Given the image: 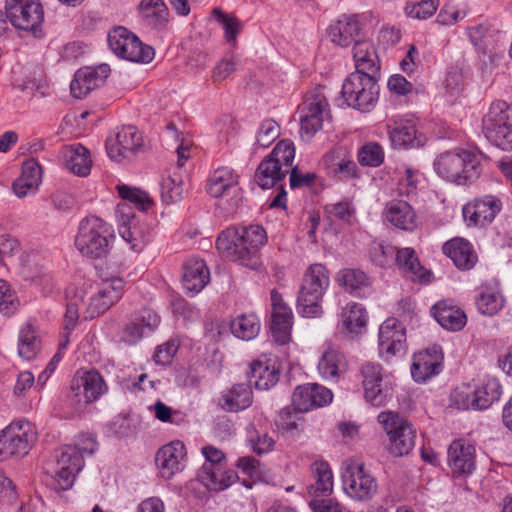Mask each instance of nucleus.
I'll use <instances>...</instances> for the list:
<instances>
[{
  "instance_id": "obj_36",
  "label": "nucleus",
  "mask_w": 512,
  "mask_h": 512,
  "mask_svg": "<svg viewBox=\"0 0 512 512\" xmlns=\"http://www.w3.org/2000/svg\"><path fill=\"white\" fill-rule=\"evenodd\" d=\"M431 312L436 321L449 331H460L467 323V316L464 311L447 301L436 303Z\"/></svg>"
},
{
  "instance_id": "obj_60",
  "label": "nucleus",
  "mask_w": 512,
  "mask_h": 512,
  "mask_svg": "<svg viewBox=\"0 0 512 512\" xmlns=\"http://www.w3.org/2000/svg\"><path fill=\"white\" fill-rule=\"evenodd\" d=\"M201 454L204 457V463L199 471L209 470L212 467L225 465L227 458L224 452L212 445H205L201 448Z\"/></svg>"
},
{
  "instance_id": "obj_18",
  "label": "nucleus",
  "mask_w": 512,
  "mask_h": 512,
  "mask_svg": "<svg viewBox=\"0 0 512 512\" xmlns=\"http://www.w3.org/2000/svg\"><path fill=\"white\" fill-rule=\"evenodd\" d=\"M124 293V281L119 277H113L101 284L97 292L90 298L84 311L85 319H93L107 311L118 302Z\"/></svg>"
},
{
  "instance_id": "obj_6",
  "label": "nucleus",
  "mask_w": 512,
  "mask_h": 512,
  "mask_svg": "<svg viewBox=\"0 0 512 512\" xmlns=\"http://www.w3.org/2000/svg\"><path fill=\"white\" fill-rule=\"evenodd\" d=\"M342 487L351 500L359 503L371 501L378 493L376 477L363 463L353 460L344 462Z\"/></svg>"
},
{
  "instance_id": "obj_2",
  "label": "nucleus",
  "mask_w": 512,
  "mask_h": 512,
  "mask_svg": "<svg viewBox=\"0 0 512 512\" xmlns=\"http://www.w3.org/2000/svg\"><path fill=\"white\" fill-rule=\"evenodd\" d=\"M433 168L444 181L457 185L470 184L482 172L481 155L474 150L455 148L440 153L433 162Z\"/></svg>"
},
{
  "instance_id": "obj_28",
  "label": "nucleus",
  "mask_w": 512,
  "mask_h": 512,
  "mask_svg": "<svg viewBox=\"0 0 512 512\" xmlns=\"http://www.w3.org/2000/svg\"><path fill=\"white\" fill-rule=\"evenodd\" d=\"M206 189L215 198L230 195L237 196L240 191L239 176L230 167H219L210 175Z\"/></svg>"
},
{
  "instance_id": "obj_61",
  "label": "nucleus",
  "mask_w": 512,
  "mask_h": 512,
  "mask_svg": "<svg viewBox=\"0 0 512 512\" xmlns=\"http://www.w3.org/2000/svg\"><path fill=\"white\" fill-rule=\"evenodd\" d=\"M18 355L23 360H30L32 357V324L27 322L20 330L18 338Z\"/></svg>"
},
{
  "instance_id": "obj_57",
  "label": "nucleus",
  "mask_w": 512,
  "mask_h": 512,
  "mask_svg": "<svg viewBox=\"0 0 512 512\" xmlns=\"http://www.w3.org/2000/svg\"><path fill=\"white\" fill-rule=\"evenodd\" d=\"M247 432V440L256 454L262 455L273 449L275 441L267 433H259L253 425H249Z\"/></svg>"
},
{
  "instance_id": "obj_63",
  "label": "nucleus",
  "mask_w": 512,
  "mask_h": 512,
  "mask_svg": "<svg viewBox=\"0 0 512 512\" xmlns=\"http://www.w3.org/2000/svg\"><path fill=\"white\" fill-rule=\"evenodd\" d=\"M17 306L14 295L11 292L9 284L0 279V312L4 315H10Z\"/></svg>"
},
{
  "instance_id": "obj_8",
  "label": "nucleus",
  "mask_w": 512,
  "mask_h": 512,
  "mask_svg": "<svg viewBox=\"0 0 512 512\" xmlns=\"http://www.w3.org/2000/svg\"><path fill=\"white\" fill-rule=\"evenodd\" d=\"M83 467L84 459L80 452L71 445H65L55 452L53 459L46 462L43 469L54 480L56 489L68 490Z\"/></svg>"
},
{
  "instance_id": "obj_16",
  "label": "nucleus",
  "mask_w": 512,
  "mask_h": 512,
  "mask_svg": "<svg viewBox=\"0 0 512 512\" xmlns=\"http://www.w3.org/2000/svg\"><path fill=\"white\" fill-rule=\"evenodd\" d=\"M142 146V135L134 126L122 127L115 136L106 141L107 154L115 162L131 159Z\"/></svg>"
},
{
  "instance_id": "obj_27",
  "label": "nucleus",
  "mask_w": 512,
  "mask_h": 512,
  "mask_svg": "<svg viewBox=\"0 0 512 512\" xmlns=\"http://www.w3.org/2000/svg\"><path fill=\"white\" fill-rule=\"evenodd\" d=\"M448 464L456 475H469L475 469V448L459 439L451 443L448 449Z\"/></svg>"
},
{
  "instance_id": "obj_58",
  "label": "nucleus",
  "mask_w": 512,
  "mask_h": 512,
  "mask_svg": "<svg viewBox=\"0 0 512 512\" xmlns=\"http://www.w3.org/2000/svg\"><path fill=\"white\" fill-rule=\"evenodd\" d=\"M81 28L83 30H105L107 32H129L123 26H111L107 28V20L104 19L98 12L89 11L81 18Z\"/></svg>"
},
{
  "instance_id": "obj_4",
  "label": "nucleus",
  "mask_w": 512,
  "mask_h": 512,
  "mask_svg": "<svg viewBox=\"0 0 512 512\" xmlns=\"http://www.w3.org/2000/svg\"><path fill=\"white\" fill-rule=\"evenodd\" d=\"M112 238L111 227L99 217L90 216L80 222L75 246L84 257L102 258L108 253Z\"/></svg>"
},
{
  "instance_id": "obj_23",
  "label": "nucleus",
  "mask_w": 512,
  "mask_h": 512,
  "mask_svg": "<svg viewBox=\"0 0 512 512\" xmlns=\"http://www.w3.org/2000/svg\"><path fill=\"white\" fill-rule=\"evenodd\" d=\"M379 353L392 357L405 350L406 333L403 325L395 318L386 319L379 328Z\"/></svg>"
},
{
  "instance_id": "obj_52",
  "label": "nucleus",
  "mask_w": 512,
  "mask_h": 512,
  "mask_svg": "<svg viewBox=\"0 0 512 512\" xmlns=\"http://www.w3.org/2000/svg\"><path fill=\"white\" fill-rule=\"evenodd\" d=\"M295 157V146L291 140L285 139L277 143L272 152L267 156L277 165L282 166L288 172L292 169V163Z\"/></svg>"
},
{
  "instance_id": "obj_34",
  "label": "nucleus",
  "mask_w": 512,
  "mask_h": 512,
  "mask_svg": "<svg viewBox=\"0 0 512 512\" xmlns=\"http://www.w3.org/2000/svg\"><path fill=\"white\" fill-rule=\"evenodd\" d=\"M367 325V312L356 302L348 303L341 311L339 329L350 337L362 334Z\"/></svg>"
},
{
  "instance_id": "obj_38",
  "label": "nucleus",
  "mask_w": 512,
  "mask_h": 512,
  "mask_svg": "<svg viewBox=\"0 0 512 512\" xmlns=\"http://www.w3.org/2000/svg\"><path fill=\"white\" fill-rule=\"evenodd\" d=\"M238 479L235 471L228 468V464L212 467L209 470L199 471L198 480L210 491H223L234 484Z\"/></svg>"
},
{
  "instance_id": "obj_44",
  "label": "nucleus",
  "mask_w": 512,
  "mask_h": 512,
  "mask_svg": "<svg viewBox=\"0 0 512 512\" xmlns=\"http://www.w3.org/2000/svg\"><path fill=\"white\" fill-rule=\"evenodd\" d=\"M260 327V320L253 313L238 315L230 323L232 334L244 341L254 339L259 334Z\"/></svg>"
},
{
  "instance_id": "obj_59",
  "label": "nucleus",
  "mask_w": 512,
  "mask_h": 512,
  "mask_svg": "<svg viewBox=\"0 0 512 512\" xmlns=\"http://www.w3.org/2000/svg\"><path fill=\"white\" fill-rule=\"evenodd\" d=\"M384 160L382 147L377 143H368L358 151V161L364 166L377 167Z\"/></svg>"
},
{
  "instance_id": "obj_25",
  "label": "nucleus",
  "mask_w": 512,
  "mask_h": 512,
  "mask_svg": "<svg viewBox=\"0 0 512 512\" xmlns=\"http://www.w3.org/2000/svg\"><path fill=\"white\" fill-rule=\"evenodd\" d=\"M160 323L159 316L149 309L135 314L123 327L120 338L127 344L138 343L145 335L151 333Z\"/></svg>"
},
{
  "instance_id": "obj_55",
  "label": "nucleus",
  "mask_w": 512,
  "mask_h": 512,
  "mask_svg": "<svg viewBox=\"0 0 512 512\" xmlns=\"http://www.w3.org/2000/svg\"><path fill=\"white\" fill-rule=\"evenodd\" d=\"M32 189V159H27L22 164V171L12 183V191L18 198L28 195Z\"/></svg>"
},
{
  "instance_id": "obj_49",
  "label": "nucleus",
  "mask_w": 512,
  "mask_h": 512,
  "mask_svg": "<svg viewBox=\"0 0 512 512\" xmlns=\"http://www.w3.org/2000/svg\"><path fill=\"white\" fill-rule=\"evenodd\" d=\"M478 311L486 316L497 314L504 306V298L497 290L484 289L476 301Z\"/></svg>"
},
{
  "instance_id": "obj_46",
  "label": "nucleus",
  "mask_w": 512,
  "mask_h": 512,
  "mask_svg": "<svg viewBox=\"0 0 512 512\" xmlns=\"http://www.w3.org/2000/svg\"><path fill=\"white\" fill-rule=\"evenodd\" d=\"M474 388L476 393V398L474 399L475 410L489 408L501 396V385L494 378L487 379L481 383H475Z\"/></svg>"
},
{
  "instance_id": "obj_15",
  "label": "nucleus",
  "mask_w": 512,
  "mask_h": 512,
  "mask_svg": "<svg viewBox=\"0 0 512 512\" xmlns=\"http://www.w3.org/2000/svg\"><path fill=\"white\" fill-rule=\"evenodd\" d=\"M108 45L119 58L136 63H149L154 58V49L144 44L136 34H108Z\"/></svg>"
},
{
  "instance_id": "obj_29",
  "label": "nucleus",
  "mask_w": 512,
  "mask_h": 512,
  "mask_svg": "<svg viewBox=\"0 0 512 512\" xmlns=\"http://www.w3.org/2000/svg\"><path fill=\"white\" fill-rule=\"evenodd\" d=\"M383 215L387 222L401 230L413 231L418 226L413 207L404 200L393 199L387 202Z\"/></svg>"
},
{
  "instance_id": "obj_13",
  "label": "nucleus",
  "mask_w": 512,
  "mask_h": 512,
  "mask_svg": "<svg viewBox=\"0 0 512 512\" xmlns=\"http://www.w3.org/2000/svg\"><path fill=\"white\" fill-rule=\"evenodd\" d=\"M329 116L328 102L321 93L309 95L299 107L300 137L309 142Z\"/></svg>"
},
{
  "instance_id": "obj_1",
  "label": "nucleus",
  "mask_w": 512,
  "mask_h": 512,
  "mask_svg": "<svg viewBox=\"0 0 512 512\" xmlns=\"http://www.w3.org/2000/svg\"><path fill=\"white\" fill-rule=\"evenodd\" d=\"M266 241V231L259 225L229 227L219 234L216 248L224 258L255 268L258 253Z\"/></svg>"
},
{
  "instance_id": "obj_47",
  "label": "nucleus",
  "mask_w": 512,
  "mask_h": 512,
  "mask_svg": "<svg viewBox=\"0 0 512 512\" xmlns=\"http://www.w3.org/2000/svg\"><path fill=\"white\" fill-rule=\"evenodd\" d=\"M336 281L347 292L355 296H360L361 291L370 285L368 276L359 269L340 270Z\"/></svg>"
},
{
  "instance_id": "obj_64",
  "label": "nucleus",
  "mask_w": 512,
  "mask_h": 512,
  "mask_svg": "<svg viewBox=\"0 0 512 512\" xmlns=\"http://www.w3.org/2000/svg\"><path fill=\"white\" fill-rule=\"evenodd\" d=\"M214 19L221 25L224 32H238L243 28L242 22L231 14H226L220 9L213 10Z\"/></svg>"
},
{
  "instance_id": "obj_19",
  "label": "nucleus",
  "mask_w": 512,
  "mask_h": 512,
  "mask_svg": "<svg viewBox=\"0 0 512 512\" xmlns=\"http://www.w3.org/2000/svg\"><path fill=\"white\" fill-rule=\"evenodd\" d=\"M111 73L106 63L95 67L86 66L77 70L70 83L71 94L74 98L82 99L93 90L101 87Z\"/></svg>"
},
{
  "instance_id": "obj_51",
  "label": "nucleus",
  "mask_w": 512,
  "mask_h": 512,
  "mask_svg": "<svg viewBox=\"0 0 512 512\" xmlns=\"http://www.w3.org/2000/svg\"><path fill=\"white\" fill-rule=\"evenodd\" d=\"M162 197L170 202L180 201L184 196V181L181 171H174L162 182Z\"/></svg>"
},
{
  "instance_id": "obj_33",
  "label": "nucleus",
  "mask_w": 512,
  "mask_h": 512,
  "mask_svg": "<svg viewBox=\"0 0 512 512\" xmlns=\"http://www.w3.org/2000/svg\"><path fill=\"white\" fill-rule=\"evenodd\" d=\"M443 253L447 255L461 270L473 268L477 262V255L467 240L463 238H453L443 245Z\"/></svg>"
},
{
  "instance_id": "obj_45",
  "label": "nucleus",
  "mask_w": 512,
  "mask_h": 512,
  "mask_svg": "<svg viewBox=\"0 0 512 512\" xmlns=\"http://www.w3.org/2000/svg\"><path fill=\"white\" fill-rule=\"evenodd\" d=\"M372 16L369 14H343L333 21L326 32H360L370 29Z\"/></svg>"
},
{
  "instance_id": "obj_32",
  "label": "nucleus",
  "mask_w": 512,
  "mask_h": 512,
  "mask_svg": "<svg viewBox=\"0 0 512 512\" xmlns=\"http://www.w3.org/2000/svg\"><path fill=\"white\" fill-rule=\"evenodd\" d=\"M355 72L376 76L380 71V61L376 49L369 40H355L353 45Z\"/></svg>"
},
{
  "instance_id": "obj_62",
  "label": "nucleus",
  "mask_w": 512,
  "mask_h": 512,
  "mask_svg": "<svg viewBox=\"0 0 512 512\" xmlns=\"http://www.w3.org/2000/svg\"><path fill=\"white\" fill-rule=\"evenodd\" d=\"M331 172L338 175L341 179H352L358 176L357 165L348 153L343 159H339L337 163H334V169Z\"/></svg>"
},
{
  "instance_id": "obj_26",
  "label": "nucleus",
  "mask_w": 512,
  "mask_h": 512,
  "mask_svg": "<svg viewBox=\"0 0 512 512\" xmlns=\"http://www.w3.org/2000/svg\"><path fill=\"white\" fill-rule=\"evenodd\" d=\"M443 354L438 347H432L414 354L411 375L416 382L422 383L440 373Z\"/></svg>"
},
{
  "instance_id": "obj_41",
  "label": "nucleus",
  "mask_w": 512,
  "mask_h": 512,
  "mask_svg": "<svg viewBox=\"0 0 512 512\" xmlns=\"http://www.w3.org/2000/svg\"><path fill=\"white\" fill-rule=\"evenodd\" d=\"M32 0H6V18L18 30L28 31L30 27Z\"/></svg>"
},
{
  "instance_id": "obj_30",
  "label": "nucleus",
  "mask_w": 512,
  "mask_h": 512,
  "mask_svg": "<svg viewBox=\"0 0 512 512\" xmlns=\"http://www.w3.org/2000/svg\"><path fill=\"white\" fill-rule=\"evenodd\" d=\"M280 369L275 358L262 356L250 366L249 379L258 390H268L279 380Z\"/></svg>"
},
{
  "instance_id": "obj_37",
  "label": "nucleus",
  "mask_w": 512,
  "mask_h": 512,
  "mask_svg": "<svg viewBox=\"0 0 512 512\" xmlns=\"http://www.w3.org/2000/svg\"><path fill=\"white\" fill-rule=\"evenodd\" d=\"M253 402L250 385L235 384L224 391L219 400V406L226 412H239L247 409Z\"/></svg>"
},
{
  "instance_id": "obj_31",
  "label": "nucleus",
  "mask_w": 512,
  "mask_h": 512,
  "mask_svg": "<svg viewBox=\"0 0 512 512\" xmlns=\"http://www.w3.org/2000/svg\"><path fill=\"white\" fill-rule=\"evenodd\" d=\"M61 159L65 168L77 176L86 177L91 171L90 152L81 144L65 146L61 150Z\"/></svg>"
},
{
  "instance_id": "obj_56",
  "label": "nucleus",
  "mask_w": 512,
  "mask_h": 512,
  "mask_svg": "<svg viewBox=\"0 0 512 512\" xmlns=\"http://www.w3.org/2000/svg\"><path fill=\"white\" fill-rule=\"evenodd\" d=\"M280 135L279 125L272 119H265L260 123L256 134V144L261 148H267Z\"/></svg>"
},
{
  "instance_id": "obj_12",
  "label": "nucleus",
  "mask_w": 512,
  "mask_h": 512,
  "mask_svg": "<svg viewBox=\"0 0 512 512\" xmlns=\"http://www.w3.org/2000/svg\"><path fill=\"white\" fill-rule=\"evenodd\" d=\"M361 374L366 401L375 407L384 406L392 394V377L373 362L365 363Z\"/></svg>"
},
{
  "instance_id": "obj_40",
  "label": "nucleus",
  "mask_w": 512,
  "mask_h": 512,
  "mask_svg": "<svg viewBox=\"0 0 512 512\" xmlns=\"http://www.w3.org/2000/svg\"><path fill=\"white\" fill-rule=\"evenodd\" d=\"M396 262L402 272L413 281L429 282L430 273L421 264L414 249L410 247L397 250Z\"/></svg>"
},
{
  "instance_id": "obj_53",
  "label": "nucleus",
  "mask_w": 512,
  "mask_h": 512,
  "mask_svg": "<svg viewBox=\"0 0 512 512\" xmlns=\"http://www.w3.org/2000/svg\"><path fill=\"white\" fill-rule=\"evenodd\" d=\"M476 398L474 384L464 383L457 386L451 393V404L460 410H475Z\"/></svg>"
},
{
  "instance_id": "obj_48",
  "label": "nucleus",
  "mask_w": 512,
  "mask_h": 512,
  "mask_svg": "<svg viewBox=\"0 0 512 512\" xmlns=\"http://www.w3.org/2000/svg\"><path fill=\"white\" fill-rule=\"evenodd\" d=\"M116 190L119 196L130 206L134 204L139 210L146 211L153 205V200L146 191L126 184H117Z\"/></svg>"
},
{
  "instance_id": "obj_39",
  "label": "nucleus",
  "mask_w": 512,
  "mask_h": 512,
  "mask_svg": "<svg viewBox=\"0 0 512 512\" xmlns=\"http://www.w3.org/2000/svg\"><path fill=\"white\" fill-rule=\"evenodd\" d=\"M210 273L201 259H191L184 266L182 284L190 293H199L209 282Z\"/></svg>"
},
{
  "instance_id": "obj_17",
  "label": "nucleus",
  "mask_w": 512,
  "mask_h": 512,
  "mask_svg": "<svg viewBox=\"0 0 512 512\" xmlns=\"http://www.w3.org/2000/svg\"><path fill=\"white\" fill-rule=\"evenodd\" d=\"M391 145L395 149L416 148L424 145L426 138L418 132L411 116L392 119L386 125Z\"/></svg>"
},
{
  "instance_id": "obj_14",
  "label": "nucleus",
  "mask_w": 512,
  "mask_h": 512,
  "mask_svg": "<svg viewBox=\"0 0 512 512\" xmlns=\"http://www.w3.org/2000/svg\"><path fill=\"white\" fill-rule=\"evenodd\" d=\"M118 231L130 249L139 252L149 239V229L145 223L140 222L134 210L127 203H119L116 207Z\"/></svg>"
},
{
  "instance_id": "obj_42",
  "label": "nucleus",
  "mask_w": 512,
  "mask_h": 512,
  "mask_svg": "<svg viewBox=\"0 0 512 512\" xmlns=\"http://www.w3.org/2000/svg\"><path fill=\"white\" fill-rule=\"evenodd\" d=\"M315 482L309 486L312 496L329 495L333 491V474L327 462L316 461L312 465Z\"/></svg>"
},
{
  "instance_id": "obj_24",
  "label": "nucleus",
  "mask_w": 512,
  "mask_h": 512,
  "mask_svg": "<svg viewBox=\"0 0 512 512\" xmlns=\"http://www.w3.org/2000/svg\"><path fill=\"white\" fill-rule=\"evenodd\" d=\"M186 448L181 441H172L161 447L155 457L159 474L164 479H171L183 469Z\"/></svg>"
},
{
  "instance_id": "obj_35",
  "label": "nucleus",
  "mask_w": 512,
  "mask_h": 512,
  "mask_svg": "<svg viewBox=\"0 0 512 512\" xmlns=\"http://www.w3.org/2000/svg\"><path fill=\"white\" fill-rule=\"evenodd\" d=\"M317 369L323 379L336 381L347 370L346 357L337 348L328 347L320 356Z\"/></svg>"
},
{
  "instance_id": "obj_22",
  "label": "nucleus",
  "mask_w": 512,
  "mask_h": 512,
  "mask_svg": "<svg viewBox=\"0 0 512 512\" xmlns=\"http://www.w3.org/2000/svg\"><path fill=\"white\" fill-rule=\"evenodd\" d=\"M333 400L330 389L316 383L298 386L292 395V404L300 412L329 405Z\"/></svg>"
},
{
  "instance_id": "obj_54",
  "label": "nucleus",
  "mask_w": 512,
  "mask_h": 512,
  "mask_svg": "<svg viewBox=\"0 0 512 512\" xmlns=\"http://www.w3.org/2000/svg\"><path fill=\"white\" fill-rule=\"evenodd\" d=\"M439 0H421L419 2L407 3L405 14L407 17L418 20H425L436 12Z\"/></svg>"
},
{
  "instance_id": "obj_3",
  "label": "nucleus",
  "mask_w": 512,
  "mask_h": 512,
  "mask_svg": "<svg viewBox=\"0 0 512 512\" xmlns=\"http://www.w3.org/2000/svg\"><path fill=\"white\" fill-rule=\"evenodd\" d=\"M329 273L322 264L311 265L304 274L297 297V311L304 317L321 315V300L329 287Z\"/></svg>"
},
{
  "instance_id": "obj_7",
  "label": "nucleus",
  "mask_w": 512,
  "mask_h": 512,
  "mask_svg": "<svg viewBox=\"0 0 512 512\" xmlns=\"http://www.w3.org/2000/svg\"><path fill=\"white\" fill-rule=\"evenodd\" d=\"M486 138L503 151L512 150V104L499 100L491 104L483 119Z\"/></svg>"
},
{
  "instance_id": "obj_9",
  "label": "nucleus",
  "mask_w": 512,
  "mask_h": 512,
  "mask_svg": "<svg viewBox=\"0 0 512 512\" xmlns=\"http://www.w3.org/2000/svg\"><path fill=\"white\" fill-rule=\"evenodd\" d=\"M377 420L388 436L387 449L393 456L407 455L413 449L416 432L405 418L392 411H383Z\"/></svg>"
},
{
  "instance_id": "obj_10",
  "label": "nucleus",
  "mask_w": 512,
  "mask_h": 512,
  "mask_svg": "<svg viewBox=\"0 0 512 512\" xmlns=\"http://www.w3.org/2000/svg\"><path fill=\"white\" fill-rule=\"evenodd\" d=\"M107 390L108 387L98 371L81 370L72 378L67 398L75 410L81 411L88 403L97 401Z\"/></svg>"
},
{
  "instance_id": "obj_21",
  "label": "nucleus",
  "mask_w": 512,
  "mask_h": 512,
  "mask_svg": "<svg viewBox=\"0 0 512 512\" xmlns=\"http://www.w3.org/2000/svg\"><path fill=\"white\" fill-rule=\"evenodd\" d=\"M502 209V202L494 195L477 198L463 207V216L468 225L486 226Z\"/></svg>"
},
{
  "instance_id": "obj_20",
  "label": "nucleus",
  "mask_w": 512,
  "mask_h": 512,
  "mask_svg": "<svg viewBox=\"0 0 512 512\" xmlns=\"http://www.w3.org/2000/svg\"><path fill=\"white\" fill-rule=\"evenodd\" d=\"M271 333L278 344H286L291 339L293 313L283 301L281 294L271 291Z\"/></svg>"
},
{
  "instance_id": "obj_50",
  "label": "nucleus",
  "mask_w": 512,
  "mask_h": 512,
  "mask_svg": "<svg viewBox=\"0 0 512 512\" xmlns=\"http://www.w3.org/2000/svg\"><path fill=\"white\" fill-rule=\"evenodd\" d=\"M67 303L65 312V329L72 330L79 319V309L84 303L82 289H70L66 293Z\"/></svg>"
},
{
  "instance_id": "obj_5",
  "label": "nucleus",
  "mask_w": 512,
  "mask_h": 512,
  "mask_svg": "<svg viewBox=\"0 0 512 512\" xmlns=\"http://www.w3.org/2000/svg\"><path fill=\"white\" fill-rule=\"evenodd\" d=\"M376 76L361 72L350 73L342 84L341 96L348 107L367 112L378 100Z\"/></svg>"
},
{
  "instance_id": "obj_11",
  "label": "nucleus",
  "mask_w": 512,
  "mask_h": 512,
  "mask_svg": "<svg viewBox=\"0 0 512 512\" xmlns=\"http://www.w3.org/2000/svg\"><path fill=\"white\" fill-rule=\"evenodd\" d=\"M32 424L25 418L13 420L0 431V462L29 453Z\"/></svg>"
},
{
  "instance_id": "obj_43",
  "label": "nucleus",
  "mask_w": 512,
  "mask_h": 512,
  "mask_svg": "<svg viewBox=\"0 0 512 512\" xmlns=\"http://www.w3.org/2000/svg\"><path fill=\"white\" fill-rule=\"evenodd\" d=\"M289 172L269 158H265L255 172V181L263 189H269L281 181Z\"/></svg>"
}]
</instances>
